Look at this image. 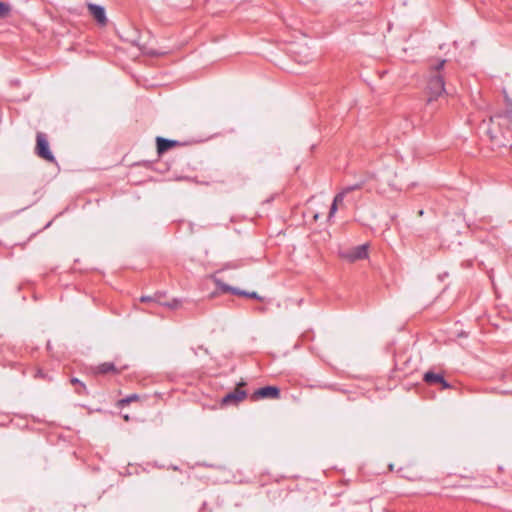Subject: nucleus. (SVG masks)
Listing matches in <instances>:
<instances>
[{
  "instance_id": "nucleus-8",
  "label": "nucleus",
  "mask_w": 512,
  "mask_h": 512,
  "mask_svg": "<svg viewBox=\"0 0 512 512\" xmlns=\"http://www.w3.org/2000/svg\"><path fill=\"white\" fill-rule=\"evenodd\" d=\"M247 397L245 390L235 388L233 391L227 393L221 400L222 405H237L239 402Z\"/></svg>"
},
{
  "instance_id": "nucleus-24",
  "label": "nucleus",
  "mask_w": 512,
  "mask_h": 512,
  "mask_svg": "<svg viewBox=\"0 0 512 512\" xmlns=\"http://www.w3.org/2000/svg\"><path fill=\"white\" fill-rule=\"evenodd\" d=\"M127 400L129 403L133 402V401H136L139 399V395L138 394H130L128 396H126Z\"/></svg>"
},
{
  "instance_id": "nucleus-10",
  "label": "nucleus",
  "mask_w": 512,
  "mask_h": 512,
  "mask_svg": "<svg viewBox=\"0 0 512 512\" xmlns=\"http://www.w3.org/2000/svg\"><path fill=\"white\" fill-rule=\"evenodd\" d=\"M249 175L241 170H235L228 176L227 182L237 188H241L249 181Z\"/></svg>"
},
{
  "instance_id": "nucleus-19",
  "label": "nucleus",
  "mask_w": 512,
  "mask_h": 512,
  "mask_svg": "<svg viewBox=\"0 0 512 512\" xmlns=\"http://www.w3.org/2000/svg\"><path fill=\"white\" fill-rule=\"evenodd\" d=\"M232 295L247 297V291L234 287Z\"/></svg>"
},
{
  "instance_id": "nucleus-18",
  "label": "nucleus",
  "mask_w": 512,
  "mask_h": 512,
  "mask_svg": "<svg viewBox=\"0 0 512 512\" xmlns=\"http://www.w3.org/2000/svg\"><path fill=\"white\" fill-rule=\"evenodd\" d=\"M344 193H342L341 191L339 193H337L333 199V203H336L337 206L343 202L344 200Z\"/></svg>"
},
{
  "instance_id": "nucleus-12",
  "label": "nucleus",
  "mask_w": 512,
  "mask_h": 512,
  "mask_svg": "<svg viewBox=\"0 0 512 512\" xmlns=\"http://www.w3.org/2000/svg\"><path fill=\"white\" fill-rule=\"evenodd\" d=\"M508 108L505 111L497 112L493 116L490 117V122L494 123L496 120L501 118L507 119L510 123H512V102L511 100H507Z\"/></svg>"
},
{
  "instance_id": "nucleus-9",
  "label": "nucleus",
  "mask_w": 512,
  "mask_h": 512,
  "mask_svg": "<svg viewBox=\"0 0 512 512\" xmlns=\"http://www.w3.org/2000/svg\"><path fill=\"white\" fill-rule=\"evenodd\" d=\"M183 143H181L178 140H172V139H166L163 137H156V147H157V154L161 156L166 151L173 147L181 146Z\"/></svg>"
},
{
  "instance_id": "nucleus-28",
  "label": "nucleus",
  "mask_w": 512,
  "mask_h": 512,
  "mask_svg": "<svg viewBox=\"0 0 512 512\" xmlns=\"http://www.w3.org/2000/svg\"><path fill=\"white\" fill-rule=\"evenodd\" d=\"M245 385H246V382H245V381H240V382H238V383H237V387H236V388H239V389H240L241 387H243V386H245Z\"/></svg>"
},
{
  "instance_id": "nucleus-29",
  "label": "nucleus",
  "mask_w": 512,
  "mask_h": 512,
  "mask_svg": "<svg viewBox=\"0 0 512 512\" xmlns=\"http://www.w3.org/2000/svg\"><path fill=\"white\" fill-rule=\"evenodd\" d=\"M511 157H512V145H510Z\"/></svg>"
},
{
  "instance_id": "nucleus-27",
  "label": "nucleus",
  "mask_w": 512,
  "mask_h": 512,
  "mask_svg": "<svg viewBox=\"0 0 512 512\" xmlns=\"http://www.w3.org/2000/svg\"><path fill=\"white\" fill-rule=\"evenodd\" d=\"M36 377H40V378L45 379L46 378V374H44L43 371L41 369H39L37 371Z\"/></svg>"
},
{
  "instance_id": "nucleus-1",
  "label": "nucleus",
  "mask_w": 512,
  "mask_h": 512,
  "mask_svg": "<svg viewBox=\"0 0 512 512\" xmlns=\"http://www.w3.org/2000/svg\"><path fill=\"white\" fill-rule=\"evenodd\" d=\"M446 63L445 59L436 60L435 63H431L429 66L430 69V77L427 83V92L428 98L427 103L430 104L433 101L437 100L440 96L445 93V81L443 75L440 74V71L444 67Z\"/></svg>"
},
{
  "instance_id": "nucleus-6",
  "label": "nucleus",
  "mask_w": 512,
  "mask_h": 512,
  "mask_svg": "<svg viewBox=\"0 0 512 512\" xmlns=\"http://www.w3.org/2000/svg\"><path fill=\"white\" fill-rule=\"evenodd\" d=\"M127 366L124 365L120 368L116 367L113 362H103L96 366L91 367L93 375H106V374H120Z\"/></svg>"
},
{
  "instance_id": "nucleus-13",
  "label": "nucleus",
  "mask_w": 512,
  "mask_h": 512,
  "mask_svg": "<svg viewBox=\"0 0 512 512\" xmlns=\"http://www.w3.org/2000/svg\"><path fill=\"white\" fill-rule=\"evenodd\" d=\"M70 383L71 385H73L75 387V393L80 395V396H88L89 395V391L85 385V383H83L80 379L76 378V377H72L70 379Z\"/></svg>"
},
{
  "instance_id": "nucleus-23",
  "label": "nucleus",
  "mask_w": 512,
  "mask_h": 512,
  "mask_svg": "<svg viewBox=\"0 0 512 512\" xmlns=\"http://www.w3.org/2000/svg\"><path fill=\"white\" fill-rule=\"evenodd\" d=\"M337 208H338L337 204L332 202L330 211H329V218L335 214V212L337 211Z\"/></svg>"
},
{
  "instance_id": "nucleus-4",
  "label": "nucleus",
  "mask_w": 512,
  "mask_h": 512,
  "mask_svg": "<svg viewBox=\"0 0 512 512\" xmlns=\"http://www.w3.org/2000/svg\"><path fill=\"white\" fill-rule=\"evenodd\" d=\"M86 6L96 23L100 27H105L108 23L105 7L91 2L87 3Z\"/></svg>"
},
{
  "instance_id": "nucleus-21",
  "label": "nucleus",
  "mask_w": 512,
  "mask_h": 512,
  "mask_svg": "<svg viewBox=\"0 0 512 512\" xmlns=\"http://www.w3.org/2000/svg\"><path fill=\"white\" fill-rule=\"evenodd\" d=\"M154 299H156L154 297V295H152V296H141L140 297V301L143 302V303H154Z\"/></svg>"
},
{
  "instance_id": "nucleus-3",
  "label": "nucleus",
  "mask_w": 512,
  "mask_h": 512,
  "mask_svg": "<svg viewBox=\"0 0 512 512\" xmlns=\"http://www.w3.org/2000/svg\"><path fill=\"white\" fill-rule=\"evenodd\" d=\"M281 390L277 386H264L256 389L251 395L250 400L255 402L260 399H279Z\"/></svg>"
},
{
  "instance_id": "nucleus-22",
  "label": "nucleus",
  "mask_w": 512,
  "mask_h": 512,
  "mask_svg": "<svg viewBox=\"0 0 512 512\" xmlns=\"http://www.w3.org/2000/svg\"><path fill=\"white\" fill-rule=\"evenodd\" d=\"M68 12L72 15L80 16L82 11L79 8H69Z\"/></svg>"
},
{
  "instance_id": "nucleus-17",
  "label": "nucleus",
  "mask_w": 512,
  "mask_h": 512,
  "mask_svg": "<svg viewBox=\"0 0 512 512\" xmlns=\"http://www.w3.org/2000/svg\"><path fill=\"white\" fill-rule=\"evenodd\" d=\"M487 133H488V135H489V138H490L491 142H492L494 145H496V146H498V147L506 146V144H504V143H502V142L500 141V139L498 138V136H497V135H494V134L492 133L491 129H488Z\"/></svg>"
},
{
  "instance_id": "nucleus-11",
  "label": "nucleus",
  "mask_w": 512,
  "mask_h": 512,
  "mask_svg": "<svg viewBox=\"0 0 512 512\" xmlns=\"http://www.w3.org/2000/svg\"><path fill=\"white\" fill-rule=\"evenodd\" d=\"M154 297V303L159 304L164 307H168L171 309H176L180 306L181 301L179 299H173L172 301H163V298L166 296L165 292H155Z\"/></svg>"
},
{
  "instance_id": "nucleus-5",
  "label": "nucleus",
  "mask_w": 512,
  "mask_h": 512,
  "mask_svg": "<svg viewBox=\"0 0 512 512\" xmlns=\"http://www.w3.org/2000/svg\"><path fill=\"white\" fill-rule=\"evenodd\" d=\"M368 249H369V244H367V243L361 244V245L352 247L351 249H349L348 251L343 253L342 256L345 259L349 260L350 262H354L357 260H363V259L368 258V256H369Z\"/></svg>"
},
{
  "instance_id": "nucleus-2",
  "label": "nucleus",
  "mask_w": 512,
  "mask_h": 512,
  "mask_svg": "<svg viewBox=\"0 0 512 512\" xmlns=\"http://www.w3.org/2000/svg\"><path fill=\"white\" fill-rule=\"evenodd\" d=\"M35 154L49 163H56V158L50 150L47 136L43 132L36 134Z\"/></svg>"
},
{
  "instance_id": "nucleus-16",
  "label": "nucleus",
  "mask_w": 512,
  "mask_h": 512,
  "mask_svg": "<svg viewBox=\"0 0 512 512\" xmlns=\"http://www.w3.org/2000/svg\"><path fill=\"white\" fill-rule=\"evenodd\" d=\"M10 13V6L9 4L0 1V17L6 18Z\"/></svg>"
},
{
  "instance_id": "nucleus-26",
  "label": "nucleus",
  "mask_w": 512,
  "mask_h": 512,
  "mask_svg": "<svg viewBox=\"0 0 512 512\" xmlns=\"http://www.w3.org/2000/svg\"><path fill=\"white\" fill-rule=\"evenodd\" d=\"M128 404H130V403L128 402V400H127V398H126V397H125V398H122V399H120V400L118 401V406H119V407H124L125 405H128Z\"/></svg>"
},
{
  "instance_id": "nucleus-25",
  "label": "nucleus",
  "mask_w": 512,
  "mask_h": 512,
  "mask_svg": "<svg viewBox=\"0 0 512 512\" xmlns=\"http://www.w3.org/2000/svg\"><path fill=\"white\" fill-rule=\"evenodd\" d=\"M151 162L150 161H141V162H137L135 163V165L137 166H144L146 168L150 167L151 166Z\"/></svg>"
},
{
  "instance_id": "nucleus-15",
  "label": "nucleus",
  "mask_w": 512,
  "mask_h": 512,
  "mask_svg": "<svg viewBox=\"0 0 512 512\" xmlns=\"http://www.w3.org/2000/svg\"><path fill=\"white\" fill-rule=\"evenodd\" d=\"M215 283H216V286L218 288V290L222 293H231L232 294V291L234 289L233 286H230L226 283H224L222 280L220 279H216L215 280Z\"/></svg>"
},
{
  "instance_id": "nucleus-7",
  "label": "nucleus",
  "mask_w": 512,
  "mask_h": 512,
  "mask_svg": "<svg viewBox=\"0 0 512 512\" xmlns=\"http://www.w3.org/2000/svg\"><path fill=\"white\" fill-rule=\"evenodd\" d=\"M423 380L429 385H439L442 390L451 388V384L444 378L443 373L427 371L423 375Z\"/></svg>"
},
{
  "instance_id": "nucleus-14",
  "label": "nucleus",
  "mask_w": 512,
  "mask_h": 512,
  "mask_svg": "<svg viewBox=\"0 0 512 512\" xmlns=\"http://www.w3.org/2000/svg\"><path fill=\"white\" fill-rule=\"evenodd\" d=\"M365 185V180H361L359 182H356L355 184L353 185H349V186H346L344 187L341 192L344 193V196H346L348 193L352 192V191H355V190H360L363 188V186Z\"/></svg>"
},
{
  "instance_id": "nucleus-20",
  "label": "nucleus",
  "mask_w": 512,
  "mask_h": 512,
  "mask_svg": "<svg viewBox=\"0 0 512 512\" xmlns=\"http://www.w3.org/2000/svg\"><path fill=\"white\" fill-rule=\"evenodd\" d=\"M247 298L256 299L258 301H262L263 300V298L260 295H258V293L255 292V291H252V292H248L247 291Z\"/></svg>"
}]
</instances>
